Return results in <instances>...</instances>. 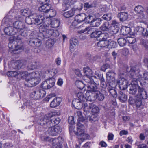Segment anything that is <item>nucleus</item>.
I'll return each instance as SVG.
<instances>
[{
	"label": "nucleus",
	"mask_w": 148,
	"mask_h": 148,
	"mask_svg": "<svg viewBox=\"0 0 148 148\" xmlns=\"http://www.w3.org/2000/svg\"><path fill=\"white\" fill-rule=\"evenodd\" d=\"M70 43L71 46H76L78 45V41L76 38H73L70 40Z\"/></svg>",
	"instance_id": "nucleus-51"
},
{
	"label": "nucleus",
	"mask_w": 148,
	"mask_h": 148,
	"mask_svg": "<svg viewBox=\"0 0 148 148\" xmlns=\"http://www.w3.org/2000/svg\"><path fill=\"white\" fill-rule=\"evenodd\" d=\"M128 17V14L126 12H121L118 13L117 17L119 18L120 21L123 22L126 21Z\"/></svg>",
	"instance_id": "nucleus-19"
},
{
	"label": "nucleus",
	"mask_w": 148,
	"mask_h": 148,
	"mask_svg": "<svg viewBox=\"0 0 148 148\" xmlns=\"http://www.w3.org/2000/svg\"><path fill=\"white\" fill-rule=\"evenodd\" d=\"M134 10L138 14L143 12L144 11V9L141 6L138 5L135 7Z\"/></svg>",
	"instance_id": "nucleus-46"
},
{
	"label": "nucleus",
	"mask_w": 148,
	"mask_h": 148,
	"mask_svg": "<svg viewBox=\"0 0 148 148\" xmlns=\"http://www.w3.org/2000/svg\"><path fill=\"white\" fill-rule=\"evenodd\" d=\"M90 107L92 109L91 112L92 113L95 114H97L99 111V108L93 103H90Z\"/></svg>",
	"instance_id": "nucleus-26"
},
{
	"label": "nucleus",
	"mask_w": 148,
	"mask_h": 148,
	"mask_svg": "<svg viewBox=\"0 0 148 148\" xmlns=\"http://www.w3.org/2000/svg\"><path fill=\"white\" fill-rule=\"evenodd\" d=\"M98 115L97 114L92 113L89 117L87 120H89L91 122H94L98 120Z\"/></svg>",
	"instance_id": "nucleus-38"
},
{
	"label": "nucleus",
	"mask_w": 148,
	"mask_h": 148,
	"mask_svg": "<svg viewBox=\"0 0 148 148\" xmlns=\"http://www.w3.org/2000/svg\"><path fill=\"white\" fill-rule=\"evenodd\" d=\"M118 42L120 46H124L126 45L127 41L123 38H119L118 39Z\"/></svg>",
	"instance_id": "nucleus-41"
},
{
	"label": "nucleus",
	"mask_w": 148,
	"mask_h": 148,
	"mask_svg": "<svg viewBox=\"0 0 148 148\" xmlns=\"http://www.w3.org/2000/svg\"><path fill=\"white\" fill-rule=\"evenodd\" d=\"M95 29V28H92L91 26H88L85 28L84 30L81 31V32L82 33L87 31L88 33V34H90L91 36L92 34Z\"/></svg>",
	"instance_id": "nucleus-31"
},
{
	"label": "nucleus",
	"mask_w": 148,
	"mask_h": 148,
	"mask_svg": "<svg viewBox=\"0 0 148 148\" xmlns=\"http://www.w3.org/2000/svg\"><path fill=\"white\" fill-rule=\"evenodd\" d=\"M84 102L79 101L78 99H74L72 102V103L74 107L76 109H80L83 107Z\"/></svg>",
	"instance_id": "nucleus-15"
},
{
	"label": "nucleus",
	"mask_w": 148,
	"mask_h": 148,
	"mask_svg": "<svg viewBox=\"0 0 148 148\" xmlns=\"http://www.w3.org/2000/svg\"><path fill=\"white\" fill-rule=\"evenodd\" d=\"M140 44L143 46H148V40L141 39L140 40Z\"/></svg>",
	"instance_id": "nucleus-63"
},
{
	"label": "nucleus",
	"mask_w": 148,
	"mask_h": 148,
	"mask_svg": "<svg viewBox=\"0 0 148 148\" xmlns=\"http://www.w3.org/2000/svg\"><path fill=\"white\" fill-rule=\"evenodd\" d=\"M40 81V79L38 77L36 78L26 79L24 82V85L28 87H32L36 86L39 83Z\"/></svg>",
	"instance_id": "nucleus-5"
},
{
	"label": "nucleus",
	"mask_w": 148,
	"mask_h": 148,
	"mask_svg": "<svg viewBox=\"0 0 148 148\" xmlns=\"http://www.w3.org/2000/svg\"><path fill=\"white\" fill-rule=\"evenodd\" d=\"M130 69L129 71L130 77L134 78L135 76H137L140 71L139 66L135 65L130 66Z\"/></svg>",
	"instance_id": "nucleus-7"
},
{
	"label": "nucleus",
	"mask_w": 148,
	"mask_h": 148,
	"mask_svg": "<svg viewBox=\"0 0 148 148\" xmlns=\"http://www.w3.org/2000/svg\"><path fill=\"white\" fill-rule=\"evenodd\" d=\"M29 45L32 46H40L41 42L40 40L36 38H30L27 41Z\"/></svg>",
	"instance_id": "nucleus-14"
},
{
	"label": "nucleus",
	"mask_w": 148,
	"mask_h": 148,
	"mask_svg": "<svg viewBox=\"0 0 148 148\" xmlns=\"http://www.w3.org/2000/svg\"><path fill=\"white\" fill-rule=\"evenodd\" d=\"M13 27L14 28L17 29L18 32L20 33L21 35L25 36L26 30L27 27H25L23 23L21 21H17L14 22L13 23Z\"/></svg>",
	"instance_id": "nucleus-3"
},
{
	"label": "nucleus",
	"mask_w": 148,
	"mask_h": 148,
	"mask_svg": "<svg viewBox=\"0 0 148 148\" xmlns=\"http://www.w3.org/2000/svg\"><path fill=\"white\" fill-rule=\"evenodd\" d=\"M71 5L69 2L67 3H64L62 4V11H65L70 8Z\"/></svg>",
	"instance_id": "nucleus-49"
},
{
	"label": "nucleus",
	"mask_w": 148,
	"mask_h": 148,
	"mask_svg": "<svg viewBox=\"0 0 148 148\" xmlns=\"http://www.w3.org/2000/svg\"><path fill=\"white\" fill-rule=\"evenodd\" d=\"M34 24L38 25L41 24L43 22L45 18L44 16L39 15H36L34 14Z\"/></svg>",
	"instance_id": "nucleus-13"
},
{
	"label": "nucleus",
	"mask_w": 148,
	"mask_h": 148,
	"mask_svg": "<svg viewBox=\"0 0 148 148\" xmlns=\"http://www.w3.org/2000/svg\"><path fill=\"white\" fill-rule=\"evenodd\" d=\"M84 114L85 116V117L82 118V120H80V121H81L82 122L83 121L87 120L90 116V112L89 111H84Z\"/></svg>",
	"instance_id": "nucleus-48"
},
{
	"label": "nucleus",
	"mask_w": 148,
	"mask_h": 148,
	"mask_svg": "<svg viewBox=\"0 0 148 148\" xmlns=\"http://www.w3.org/2000/svg\"><path fill=\"white\" fill-rule=\"evenodd\" d=\"M102 21L100 18H94L90 25L92 27H98L101 24Z\"/></svg>",
	"instance_id": "nucleus-23"
},
{
	"label": "nucleus",
	"mask_w": 148,
	"mask_h": 148,
	"mask_svg": "<svg viewBox=\"0 0 148 148\" xmlns=\"http://www.w3.org/2000/svg\"><path fill=\"white\" fill-rule=\"evenodd\" d=\"M130 28L129 27H125L121 30V34L124 36H126L130 32Z\"/></svg>",
	"instance_id": "nucleus-36"
},
{
	"label": "nucleus",
	"mask_w": 148,
	"mask_h": 148,
	"mask_svg": "<svg viewBox=\"0 0 148 148\" xmlns=\"http://www.w3.org/2000/svg\"><path fill=\"white\" fill-rule=\"evenodd\" d=\"M9 51L11 53L16 54L20 53L23 49L27 53L29 50H26V49L24 48V47H9Z\"/></svg>",
	"instance_id": "nucleus-11"
},
{
	"label": "nucleus",
	"mask_w": 148,
	"mask_h": 148,
	"mask_svg": "<svg viewBox=\"0 0 148 148\" xmlns=\"http://www.w3.org/2000/svg\"><path fill=\"white\" fill-rule=\"evenodd\" d=\"M87 84L88 89L87 91L88 92H94L95 93L98 91V89L96 83L93 81H90L88 82Z\"/></svg>",
	"instance_id": "nucleus-10"
},
{
	"label": "nucleus",
	"mask_w": 148,
	"mask_h": 148,
	"mask_svg": "<svg viewBox=\"0 0 148 148\" xmlns=\"http://www.w3.org/2000/svg\"><path fill=\"white\" fill-rule=\"evenodd\" d=\"M77 96L78 98V99L79 101L84 102L86 100V97L84 94L81 92H79L77 94Z\"/></svg>",
	"instance_id": "nucleus-39"
},
{
	"label": "nucleus",
	"mask_w": 148,
	"mask_h": 148,
	"mask_svg": "<svg viewBox=\"0 0 148 148\" xmlns=\"http://www.w3.org/2000/svg\"><path fill=\"white\" fill-rule=\"evenodd\" d=\"M138 95L141 99H146L148 97V95L145 90L143 87H139L138 90Z\"/></svg>",
	"instance_id": "nucleus-16"
},
{
	"label": "nucleus",
	"mask_w": 148,
	"mask_h": 148,
	"mask_svg": "<svg viewBox=\"0 0 148 148\" xmlns=\"http://www.w3.org/2000/svg\"><path fill=\"white\" fill-rule=\"evenodd\" d=\"M50 5L43 4L42 5L40 6L38 8L39 11L44 12L46 13L48 10L49 9Z\"/></svg>",
	"instance_id": "nucleus-30"
},
{
	"label": "nucleus",
	"mask_w": 148,
	"mask_h": 148,
	"mask_svg": "<svg viewBox=\"0 0 148 148\" xmlns=\"http://www.w3.org/2000/svg\"><path fill=\"white\" fill-rule=\"evenodd\" d=\"M100 82L101 86L104 88H106L107 86H111L112 85L111 82H106L105 81L104 79H101Z\"/></svg>",
	"instance_id": "nucleus-37"
},
{
	"label": "nucleus",
	"mask_w": 148,
	"mask_h": 148,
	"mask_svg": "<svg viewBox=\"0 0 148 148\" xmlns=\"http://www.w3.org/2000/svg\"><path fill=\"white\" fill-rule=\"evenodd\" d=\"M44 34H45V37L46 38L51 37L52 36L53 37H56L59 35L58 31L57 30H54L53 29H49L46 30Z\"/></svg>",
	"instance_id": "nucleus-9"
},
{
	"label": "nucleus",
	"mask_w": 148,
	"mask_h": 148,
	"mask_svg": "<svg viewBox=\"0 0 148 148\" xmlns=\"http://www.w3.org/2000/svg\"><path fill=\"white\" fill-rule=\"evenodd\" d=\"M118 97V99L122 103L125 102L127 99V95L121 90L119 92Z\"/></svg>",
	"instance_id": "nucleus-18"
},
{
	"label": "nucleus",
	"mask_w": 148,
	"mask_h": 148,
	"mask_svg": "<svg viewBox=\"0 0 148 148\" xmlns=\"http://www.w3.org/2000/svg\"><path fill=\"white\" fill-rule=\"evenodd\" d=\"M18 72L17 71H9L7 73V75L8 77H15L18 76Z\"/></svg>",
	"instance_id": "nucleus-28"
},
{
	"label": "nucleus",
	"mask_w": 148,
	"mask_h": 148,
	"mask_svg": "<svg viewBox=\"0 0 148 148\" xmlns=\"http://www.w3.org/2000/svg\"><path fill=\"white\" fill-rule=\"evenodd\" d=\"M54 44L53 40L51 39H49L46 42V46H52Z\"/></svg>",
	"instance_id": "nucleus-57"
},
{
	"label": "nucleus",
	"mask_w": 148,
	"mask_h": 148,
	"mask_svg": "<svg viewBox=\"0 0 148 148\" xmlns=\"http://www.w3.org/2000/svg\"><path fill=\"white\" fill-rule=\"evenodd\" d=\"M33 14L27 16L25 19V22L29 25L34 24Z\"/></svg>",
	"instance_id": "nucleus-27"
},
{
	"label": "nucleus",
	"mask_w": 148,
	"mask_h": 148,
	"mask_svg": "<svg viewBox=\"0 0 148 148\" xmlns=\"http://www.w3.org/2000/svg\"><path fill=\"white\" fill-rule=\"evenodd\" d=\"M80 23L78 21L76 20V19L75 18L74 20L72 23V25L74 27H75L76 28H79L81 26H79V25Z\"/></svg>",
	"instance_id": "nucleus-60"
},
{
	"label": "nucleus",
	"mask_w": 148,
	"mask_h": 148,
	"mask_svg": "<svg viewBox=\"0 0 148 148\" xmlns=\"http://www.w3.org/2000/svg\"><path fill=\"white\" fill-rule=\"evenodd\" d=\"M83 71L85 75L88 77H91L92 74V71L88 67L84 68Z\"/></svg>",
	"instance_id": "nucleus-29"
},
{
	"label": "nucleus",
	"mask_w": 148,
	"mask_h": 148,
	"mask_svg": "<svg viewBox=\"0 0 148 148\" xmlns=\"http://www.w3.org/2000/svg\"><path fill=\"white\" fill-rule=\"evenodd\" d=\"M110 28V24L108 22L105 23L100 27L101 30L103 31H109Z\"/></svg>",
	"instance_id": "nucleus-33"
},
{
	"label": "nucleus",
	"mask_w": 148,
	"mask_h": 148,
	"mask_svg": "<svg viewBox=\"0 0 148 148\" xmlns=\"http://www.w3.org/2000/svg\"><path fill=\"white\" fill-rule=\"evenodd\" d=\"M89 135L88 134L84 133V132L81 135L78 136V141L79 145H80L82 142H83L85 140L89 138Z\"/></svg>",
	"instance_id": "nucleus-21"
},
{
	"label": "nucleus",
	"mask_w": 148,
	"mask_h": 148,
	"mask_svg": "<svg viewBox=\"0 0 148 148\" xmlns=\"http://www.w3.org/2000/svg\"><path fill=\"white\" fill-rule=\"evenodd\" d=\"M107 90L113 97H116L117 96V92L115 89V88L111 85V86L108 87L107 88Z\"/></svg>",
	"instance_id": "nucleus-22"
},
{
	"label": "nucleus",
	"mask_w": 148,
	"mask_h": 148,
	"mask_svg": "<svg viewBox=\"0 0 148 148\" xmlns=\"http://www.w3.org/2000/svg\"><path fill=\"white\" fill-rule=\"evenodd\" d=\"M41 87L42 89H49L47 82L46 80L42 82L41 84Z\"/></svg>",
	"instance_id": "nucleus-56"
},
{
	"label": "nucleus",
	"mask_w": 148,
	"mask_h": 148,
	"mask_svg": "<svg viewBox=\"0 0 148 148\" xmlns=\"http://www.w3.org/2000/svg\"><path fill=\"white\" fill-rule=\"evenodd\" d=\"M4 32L5 34L7 35H13L18 32V30L16 29H14L13 27L9 26L5 28Z\"/></svg>",
	"instance_id": "nucleus-12"
},
{
	"label": "nucleus",
	"mask_w": 148,
	"mask_h": 148,
	"mask_svg": "<svg viewBox=\"0 0 148 148\" xmlns=\"http://www.w3.org/2000/svg\"><path fill=\"white\" fill-rule=\"evenodd\" d=\"M90 99H89L90 101H93L97 99L99 101H102L104 98L103 94L101 92L98 90L95 93V94L92 96H90Z\"/></svg>",
	"instance_id": "nucleus-8"
},
{
	"label": "nucleus",
	"mask_w": 148,
	"mask_h": 148,
	"mask_svg": "<svg viewBox=\"0 0 148 148\" xmlns=\"http://www.w3.org/2000/svg\"><path fill=\"white\" fill-rule=\"evenodd\" d=\"M84 132V130L82 128L77 127V132L76 133V135L80 136Z\"/></svg>",
	"instance_id": "nucleus-64"
},
{
	"label": "nucleus",
	"mask_w": 148,
	"mask_h": 148,
	"mask_svg": "<svg viewBox=\"0 0 148 148\" xmlns=\"http://www.w3.org/2000/svg\"><path fill=\"white\" fill-rule=\"evenodd\" d=\"M44 23L45 25H47V27L50 26L51 27V24L52 20L49 18H46L44 20Z\"/></svg>",
	"instance_id": "nucleus-54"
},
{
	"label": "nucleus",
	"mask_w": 148,
	"mask_h": 148,
	"mask_svg": "<svg viewBox=\"0 0 148 148\" xmlns=\"http://www.w3.org/2000/svg\"><path fill=\"white\" fill-rule=\"evenodd\" d=\"M28 76V73L26 71L18 72V76L20 77L22 79H24Z\"/></svg>",
	"instance_id": "nucleus-43"
},
{
	"label": "nucleus",
	"mask_w": 148,
	"mask_h": 148,
	"mask_svg": "<svg viewBox=\"0 0 148 148\" xmlns=\"http://www.w3.org/2000/svg\"><path fill=\"white\" fill-rule=\"evenodd\" d=\"M90 104H89V106L86 103H84L83 105V110L84 111H89V110L91 109L90 108Z\"/></svg>",
	"instance_id": "nucleus-58"
},
{
	"label": "nucleus",
	"mask_w": 148,
	"mask_h": 148,
	"mask_svg": "<svg viewBox=\"0 0 148 148\" xmlns=\"http://www.w3.org/2000/svg\"><path fill=\"white\" fill-rule=\"evenodd\" d=\"M54 129L55 130L56 136L58 134L60 133L62 131V129L61 127L58 126H54Z\"/></svg>",
	"instance_id": "nucleus-52"
},
{
	"label": "nucleus",
	"mask_w": 148,
	"mask_h": 148,
	"mask_svg": "<svg viewBox=\"0 0 148 148\" xmlns=\"http://www.w3.org/2000/svg\"><path fill=\"white\" fill-rule=\"evenodd\" d=\"M117 83L121 90H125L128 88V82L124 78L120 77L117 80Z\"/></svg>",
	"instance_id": "nucleus-6"
},
{
	"label": "nucleus",
	"mask_w": 148,
	"mask_h": 148,
	"mask_svg": "<svg viewBox=\"0 0 148 148\" xmlns=\"http://www.w3.org/2000/svg\"><path fill=\"white\" fill-rule=\"evenodd\" d=\"M49 9V10H48L46 13L48 14L49 16L51 17L55 16L56 14V11L51 8L50 6Z\"/></svg>",
	"instance_id": "nucleus-35"
},
{
	"label": "nucleus",
	"mask_w": 148,
	"mask_h": 148,
	"mask_svg": "<svg viewBox=\"0 0 148 148\" xmlns=\"http://www.w3.org/2000/svg\"><path fill=\"white\" fill-rule=\"evenodd\" d=\"M48 72L52 77H54L58 73L57 70L56 69H53L51 71L48 70Z\"/></svg>",
	"instance_id": "nucleus-53"
},
{
	"label": "nucleus",
	"mask_w": 148,
	"mask_h": 148,
	"mask_svg": "<svg viewBox=\"0 0 148 148\" xmlns=\"http://www.w3.org/2000/svg\"><path fill=\"white\" fill-rule=\"evenodd\" d=\"M83 8V5L82 4H79V7H77L75 6L72 9L71 11H73L74 13L77 11H79L81 10Z\"/></svg>",
	"instance_id": "nucleus-47"
},
{
	"label": "nucleus",
	"mask_w": 148,
	"mask_h": 148,
	"mask_svg": "<svg viewBox=\"0 0 148 148\" xmlns=\"http://www.w3.org/2000/svg\"><path fill=\"white\" fill-rule=\"evenodd\" d=\"M101 32L95 29L91 36V37L92 38H96L97 37H100Z\"/></svg>",
	"instance_id": "nucleus-40"
},
{
	"label": "nucleus",
	"mask_w": 148,
	"mask_h": 148,
	"mask_svg": "<svg viewBox=\"0 0 148 148\" xmlns=\"http://www.w3.org/2000/svg\"><path fill=\"white\" fill-rule=\"evenodd\" d=\"M139 87H140L138 84V80L135 78H133L131 84L128 86V91L130 94L134 95L137 92V89H139Z\"/></svg>",
	"instance_id": "nucleus-2"
},
{
	"label": "nucleus",
	"mask_w": 148,
	"mask_h": 148,
	"mask_svg": "<svg viewBox=\"0 0 148 148\" xmlns=\"http://www.w3.org/2000/svg\"><path fill=\"white\" fill-rule=\"evenodd\" d=\"M44 129H48L47 131V133L51 136H56L55 133V130L54 129V126H50V127H42Z\"/></svg>",
	"instance_id": "nucleus-24"
},
{
	"label": "nucleus",
	"mask_w": 148,
	"mask_h": 148,
	"mask_svg": "<svg viewBox=\"0 0 148 148\" xmlns=\"http://www.w3.org/2000/svg\"><path fill=\"white\" fill-rule=\"evenodd\" d=\"M75 84L78 88L80 90L82 89L85 85L82 81L79 80H76L75 82Z\"/></svg>",
	"instance_id": "nucleus-32"
},
{
	"label": "nucleus",
	"mask_w": 148,
	"mask_h": 148,
	"mask_svg": "<svg viewBox=\"0 0 148 148\" xmlns=\"http://www.w3.org/2000/svg\"><path fill=\"white\" fill-rule=\"evenodd\" d=\"M128 103L130 105H134L137 108L143 106L142 100L140 97L130 96L128 99Z\"/></svg>",
	"instance_id": "nucleus-4"
},
{
	"label": "nucleus",
	"mask_w": 148,
	"mask_h": 148,
	"mask_svg": "<svg viewBox=\"0 0 148 148\" xmlns=\"http://www.w3.org/2000/svg\"><path fill=\"white\" fill-rule=\"evenodd\" d=\"M32 95H34V98L35 99H38L41 98L40 95L39 94L38 91H34L32 92Z\"/></svg>",
	"instance_id": "nucleus-55"
},
{
	"label": "nucleus",
	"mask_w": 148,
	"mask_h": 148,
	"mask_svg": "<svg viewBox=\"0 0 148 148\" xmlns=\"http://www.w3.org/2000/svg\"><path fill=\"white\" fill-rule=\"evenodd\" d=\"M62 101L61 97H57L55 98L50 103V106L52 108H55L58 106Z\"/></svg>",
	"instance_id": "nucleus-17"
},
{
	"label": "nucleus",
	"mask_w": 148,
	"mask_h": 148,
	"mask_svg": "<svg viewBox=\"0 0 148 148\" xmlns=\"http://www.w3.org/2000/svg\"><path fill=\"white\" fill-rule=\"evenodd\" d=\"M94 19V16L92 15H89L87 17H86L85 22L86 23H90L91 24Z\"/></svg>",
	"instance_id": "nucleus-42"
},
{
	"label": "nucleus",
	"mask_w": 148,
	"mask_h": 148,
	"mask_svg": "<svg viewBox=\"0 0 148 148\" xmlns=\"http://www.w3.org/2000/svg\"><path fill=\"white\" fill-rule=\"evenodd\" d=\"M107 79L110 82H113L115 80V73L113 71H110L106 74Z\"/></svg>",
	"instance_id": "nucleus-20"
},
{
	"label": "nucleus",
	"mask_w": 148,
	"mask_h": 148,
	"mask_svg": "<svg viewBox=\"0 0 148 148\" xmlns=\"http://www.w3.org/2000/svg\"><path fill=\"white\" fill-rule=\"evenodd\" d=\"M86 17V14L82 13L76 15L75 16V18L76 19V20L78 21L80 23H81L84 21H85Z\"/></svg>",
	"instance_id": "nucleus-25"
},
{
	"label": "nucleus",
	"mask_w": 148,
	"mask_h": 148,
	"mask_svg": "<svg viewBox=\"0 0 148 148\" xmlns=\"http://www.w3.org/2000/svg\"><path fill=\"white\" fill-rule=\"evenodd\" d=\"M40 32L38 34V38H37L40 40V38L43 39L45 38H46L45 37V34H44L45 32Z\"/></svg>",
	"instance_id": "nucleus-59"
},
{
	"label": "nucleus",
	"mask_w": 148,
	"mask_h": 148,
	"mask_svg": "<svg viewBox=\"0 0 148 148\" xmlns=\"http://www.w3.org/2000/svg\"><path fill=\"white\" fill-rule=\"evenodd\" d=\"M21 14L24 16H27L29 13V11L25 9L21 10L20 11Z\"/></svg>",
	"instance_id": "nucleus-61"
},
{
	"label": "nucleus",
	"mask_w": 148,
	"mask_h": 148,
	"mask_svg": "<svg viewBox=\"0 0 148 148\" xmlns=\"http://www.w3.org/2000/svg\"><path fill=\"white\" fill-rule=\"evenodd\" d=\"M60 22L58 19H53L52 21L51 27L54 28H57L60 25Z\"/></svg>",
	"instance_id": "nucleus-34"
},
{
	"label": "nucleus",
	"mask_w": 148,
	"mask_h": 148,
	"mask_svg": "<svg viewBox=\"0 0 148 148\" xmlns=\"http://www.w3.org/2000/svg\"><path fill=\"white\" fill-rule=\"evenodd\" d=\"M102 18L105 20L109 21L112 19V16L111 13L106 14L103 15Z\"/></svg>",
	"instance_id": "nucleus-45"
},
{
	"label": "nucleus",
	"mask_w": 148,
	"mask_h": 148,
	"mask_svg": "<svg viewBox=\"0 0 148 148\" xmlns=\"http://www.w3.org/2000/svg\"><path fill=\"white\" fill-rule=\"evenodd\" d=\"M53 113L46 114L43 118L40 119L38 124L42 127H47L50 126H54L58 124L60 119L58 117H54Z\"/></svg>",
	"instance_id": "nucleus-1"
},
{
	"label": "nucleus",
	"mask_w": 148,
	"mask_h": 148,
	"mask_svg": "<svg viewBox=\"0 0 148 148\" xmlns=\"http://www.w3.org/2000/svg\"><path fill=\"white\" fill-rule=\"evenodd\" d=\"M63 15L64 17L68 18L73 16L74 15V13L70 10L64 13Z\"/></svg>",
	"instance_id": "nucleus-44"
},
{
	"label": "nucleus",
	"mask_w": 148,
	"mask_h": 148,
	"mask_svg": "<svg viewBox=\"0 0 148 148\" xmlns=\"http://www.w3.org/2000/svg\"><path fill=\"white\" fill-rule=\"evenodd\" d=\"M108 41H104L103 40L99 41L97 43L98 46H107V43Z\"/></svg>",
	"instance_id": "nucleus-50"
},
{
	"label": "nucleus",
	"mask_w": 148,
	"mask_h": 148,
	"mask_svg": "<svg viewBox=\"0 0 148 148\" xmlns=\"http://www.w3.org/2000/svg\"><path fill=\"white\" fill-rule=\"evenodd\" d=\"M47 25H45L43 23L39 27V30L40 32H45V30L47 29Z\"/></svg>",
	"instance_id": "nucleus-62"
}]
</instances>
